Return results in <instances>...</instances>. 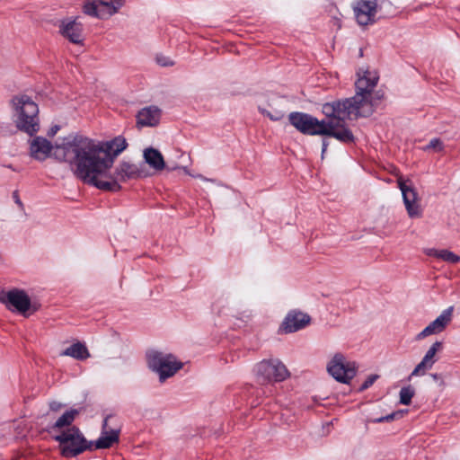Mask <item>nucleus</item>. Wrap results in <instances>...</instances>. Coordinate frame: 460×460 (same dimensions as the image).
I'll use <instances>...</instances> for the list:
<instances>
[{
	"label": "nucleus",
	"instance_id": "obj_8",
	"mask_svg": "<svg viewBox=\"0 0 460 460\" xmlns=\"http://www.w3.org/2000/svg\"><path fill=\"white\" fill-rule=\"evenodd\" d=\"M148 367L159 376L161 382L172 377L182 367V363L169 353L150 350L146 353Z\"/></svg>",
	"mask_w": 460,
	"mask_h": 460
},
{
	"label": "nucleus",
	"instance_id": "obj_15",
	"mask_svg": "<svg viewBox=\"0 0 460 460\" xmlns=\"http://www.w3.org/2000/svg\"><path fill=\"white\" fill-rule=\"evenodd\" d=\"M443 349V342L440 341H434L425 352L421 360L416 365L409 376V379L413 376H422L427 371L430 370L435 363L438 360V354Z\"/></svg>",
	"mask_w": 460,
	"mask_h": 460
},
{
	"label": "nucleus",
	"instance_id": "obj_21",
	"mask_svg": "<svg viewBox=\"0 0 460 460\" xmlns=\"http://www.w3.org/2000/svg\"><path fill=\"white\" fill-rule=\"evenodd\" d=\"M79 414V411L76 409H70L65 411L53 424L51 427L52 434L58 433L66 430L67 428L72 427V423Z\"/></svg>",
	"mask_w": 460,
	"mask_h": 460
},
{
	"label": "nucleus",
	"instance_id": "obj_12",
	"mask_svg": "<svg viewBox=\"0 0 460 460\" xmlns=\"http://www.w3.org/2000/svg\"><path fill=\"white\" fill-rule=\"evenodd\" d=\"M254 371L262 383L281 382L289 376L286 366L277 358L261 360L255 366Z\"/></svg>",
	"mask_w": 460,
	"mask_h": 460
},
{
	"label": "nucleus",
	"instance_id": "obj_25",
	"mask_svg": "<svg viewBox=\"0 0 460 460\" xmlns=\"http://www.w3.org/2000/svg\"><path fill=\"white\" fill-rule=\"evenodd\" d=\"M415 394L414 389L408 385L404 386L400 390V403L403 405H410L411 402V399Z\"/></svg>",
	"mask_w": 460,
	"mask_h": 460
},
{
	"label": "nucleus",
	"instance_id": "obj_16",
	"mask_svg": "<svg viewBox=\"0 0 460 460\" xmlns=\"http://www.w3.org/2000/svg\"><path fill=\"white\" fill-rule=\"evenodd\" d=\"M352 8L357 22L359 25H367L375 22L378 4L376 0H357Z\"/></svg>",
	"mask_w": 460,
	"mask_h": 460
},
{
	"label": "nucleus",
	"instance_id": "obj_18",
	"mask_svg": "<svg viewBox=\"0 0 460 460\" xmlns=\"http://www.w3.org/2000/svg\"><path fill=\"white\" fill-rule=\"evenodd\" d=\"M60 34L74 44L83 42V24L74 18H66L59 23Z\"/></svg>",
	"mask_w": 460,
	"mask_h": 460
},
{
	"label": "nucleus",
	"instance_id": "obj_27",
	"mask_svg": "<svg viewBox=\"0 0 460 460\" xmlns=\"http://www.w3.org/2000/svg\"><path fill=\"white\" fill-rule=\"evenodd\" d=\"M260 111L269 117L273 121L280 120L284 118V113L282 111H276L275 113H270V111H266L265 109H260Z\"/></svg>",
	"mask_w": 460,
	"mask_h": 460
},
{
	"label": "nucleus",
	"instance_id": "obj_3",
	"mask_svg": "<svg viewBox=\"0 0 460 460\" xmlns=\"http://www.w3.org/2000/svg\"><path fill=\"white\" fill-rule=\"evenodd\" d=\"M72 144L79 153L78 173L83 172L84 168L92 170L114 164L116 157L128 146L126 139L121 136L101 141L78 134V137L74 138Z\"/></svg>",
	"mask_w": 460,
	"mask_h": 460
},
{
	"label": "nucleus",
	"instance_id": "obj_14",
	"mask_svg": "<svg viewBox=\"0 0 460 460\" xmlns=\"http://www.w3.org/2000/svg\"><path fill=\"white\" fill-rule=\"evenodd\" d=\"M454 307L449 306L430 322L421 332L415 336V341H420L429 336L440 334L450 324L453 319Z\"/></svg>",
	"mask_w": 460,
	"mask_h": 460
},
{
	"label": "nucleus",
	"instance_id": "obj_29",
	"mask_svg": "<svg viewBox=\"0 0 460 460\" xmlns=\"http://www.w3.org/2000/svg\"><path fill=\"white\" fill-rule=\"evenodd\" d=\"M430 376L440 388H444L447 385L445 378L442 374L433 373L430 375Z\"/></svg>",
	"mask_w": 460,
	"mask_h": 460
},
{
	"label": "nucleus",
	"instance_id": "obj_23",
	"mask_svg": "<svg viewBox=\"0 0 460 460\" xmlns=\"http://www.w3.org/2000/svg\"><path fill=\"white\" fill-rule=\"evenodd\" d=\"M60 356L71 357L77 360H84L90 358V353L84 344L81 342H75L63 350L60 353Z\"/></svg>",
	"mask_w": 460,
	"mask_h": 460
},
{
	"label": "nucleus",
	"instance_id": "obj_1",
	"mask_svg": "<svg viewBox=\"0 0 460 460\" xmlns=\"http://www.w3.org/2000/svg\"><path fill=\"white\" fill-rule=\"evenodd\" d=\"M357 75L355 95L351 98L324 103L323 111L327 115L336 114L338 117L353 119L368 116L373 112L371 94L379 79L377 72L368 67H361Z\"/></svg>",
	"mask_w": 460,
	"mask_h": 460
},
{
	"label": "nucleus",
	"instance_id": "obj_17",
	"mask_svg": "<svg viewBox=\"0 0 460 460\" xmlns=\"http://www.w3.org/2000/svg\"><path fill=\"white\" fill-rule=\"evenodd\" d=\"M311 318L308 314L298 312L291 311L284 318L279 332L281 333L296 332L310 323Z\"/></svg>",
	"mask_w": 460,
	"mask_h": 460
},
{
	"label": "nucleus",
	"instance_id": "obj_13",
	"mask_svg": "<svg viewBox=\"0 0 460 460\" xmlns=\"http://www.w3.org/2000/svg\"><path fill=\"white\" fill-rule=\"evenodd\" d=\"M397 182L398 187L402 191L403 204L409 217H421L423 210L420 205V197L415 188L402 178H399Z\"/></svg>",
	"mask_w": 460,
	"mask_h": 460
},
{
	"label": "nucleus",
	"instance_id": "obj_28",
	"mask_svg": "<svg viewBox=\"0 0 460 460\" xmlns=\"http://www.w3.org/2000/svg\"><path fill=\"white\" fill-rule=\"evenodd\" d=\"M379 377L378 375H370L368 376L366 380L362 383L359 390L364 391L367 388H369Z\"/></svg>",
	"mask_w": 460,
	"mask_h": 460
},
{
	"label": "nucleus",
	"instance_id": "obj_11",
	"mask_svg": "<svg viewBox=\"0 0 460 460\" xmlns=\"http://www.w3.org/2000/svg\"><path fill=\"white\" fill-rule=\"evenodd\" d=\"M127 0H84L83 12L84 14L100 20H108L120 13Z\"/></svg>",
	"mask_w": 460,
	"mask_h": 460
},
{
	"label": "nucleus",
	"instance_id": "obj_33",
	"mask_svg": "<svg viewBox=\"0 0 460 460\" xmlns=\"http://www.w3.org/2000/svg\"><path fill=\"white\" fill-rule=\"evenodd\" d=\"M62 407H63L62 403L58 402H51L49 403V408L53 411H58L62 409Z\"/></svg>",
	"mask_w": 460,
	"mask_h": 460
},
{
	"label": "nucleus",
	"instance_id": "obj_20",
	"mask_svg": "<svg viewBox=\"0 0 460 460\" xmlns=\"http://www.w3.org/2000/svg\"><path fill=\"white\" fill-rule=\"evenodd\" d=\"M137 125L140 127H154L160 119V110L155 106L142 109L137 116Z\"/></svg>",
	"mask_w": 460,
	"mask_h": 460
},
{
	"label": "nucleus",
	"instance_id": "obj_6",
	"mask_svg": "<svg viewBox=\"0 0 460 460\" xmlns=\"http://www.w3.org/2000/svg\"><path fill=\"white\" fill-rule=\"evenodd\" d=\"M12 120L15 128L30 136L40 131V109L31 97L18 94L10 100Z\"/></svg>",
	"mask_w": 460,
	"mask_h": 460
},
{
	"label": "nucleus",
	"instance_id": "obj_19",
	"mask_svg": "<svg viewBox=\"0 0 460 460\" xmlns=\"http://www.w3.org/2000/svg\"><path fill=\"white\" fill-rule=\"evenodd\" d=\"M110 418H105L102 423V429L99 438L93 443L96 449H106L112 447L114 443L119 441L120 429L118 427H111L109 425Z\"/></svg>",
	"mask_w": 460,
	"mask_h": 460
},
{
	"label": "nucleus",
	"instance_id": "obj_7",
	"mask_svg": "<svg viewBox=\"0 0 460 460\" xmlns=\"http://www.w3.org/2000/svg\"><path fill=\"white\" fill-rule=\"evenodd\" d=\"M53 438L58 442L61 455L65 457H73L92 448V442H88L75 426L54 434Z\"/></svg>",
	"mask_w": 460,
	"mask_h": 460
},
{
	"label": "nucleus",
	"instance_id": "obj_10",
	"mask_svg": "<svg viewBox=\"0 0 460 460\" xmlns=\"http://www.w3.org/2000/svg\"><path fill=\"white\" fill-rule=\"evenodd\" d=\"M0 302L11 312L19 313L26 317L37 310L32 305L31 297L23 289L1 290Z\"/></svg>",
	"mask_w": 460,
	"mask_h": 460
},
{
	"label": "nucleus",
	"instance_id": "obj_30",
	"mask_svg": "<svg viewBox=\"0 0 460 460\" xmlns=\"http://www.w3.org/2000/svg\"><path fill=\"white\" fill-rule=\"evenodd\" d=\"M177 168L181 169L185 174H188L190 176H192V177H195V178H199V179H200L202 181H213V180L208 179V178H206V177H204V176H202L200 174H197V175L192 174L190 172V171L187 167H172V168H170L169 170L172 171V170H175Z\"/></svg>",
	"mask_w": 460,
	"mask_h": 460
},
{
	"label": "nucleus",
	"instance_id": "obj_34",
	"mask_svg": "<svg viewBox=\"0 0 460 460\" xmlns=\"http://www.w3.org/2000/svg\"><path fill=\"white\" fill-rule=\"evenodd\" d=\"M13 199H14L15 203L19 206V208L22 210H23L24 209V205H23V203L22 202V200L20 199V198L18 197L17 194L13 195Z\"/></svg>",
	"mask_w": 460,
	"mask_h": 460
},
{
	"label": "nucleus",
	"instance_id": "obj_4",
	"mask_svg": "<svg viewBox=\"0 0 460 460\" xmlns=\"http://www.w3.org/2000/svg\"><path fill=\"white\" fill-rule=\"evenodd\" d=\"M322 112L325 118L321 120L303 112H291L288 119L292 126L305 135L331 137L343 143L354 140V136L346 124V117L327 115L323 111V105Z\"/></svg>",
	"mask_w": 460,
	"mask_h": 460
},
{
	"label": "nucleus",
	"instance_id": "obj_24",
	"mask_svg": "<svg viewBox=\"0 0 460 460\" xmlns=\"http://www.w3.org/2000/svg\"><path fill=\"white\" fill-rule=\"evenodd\" d=\"M428 256L435 257L450 264L460 262V256L447 249H428L426 251Z\"/></svg>",
	"mask_w": 460,
	"mask_h": 460
},
{
	"label": "nucleus",
	"instance_id": "obj_2",
	"mask_svg": "<svg viewBox=\"0 0 460 460\" xmlns=\"http://www.w3.org/2000/svg\"><path fill=\"white\" fill-rule=\"evenodd\" d=\"M113 165H102L92 170L84 168L83 172L78 173V179L102 190L119 191L122 182L149 176L142 164L121 161L116 167Z\"/></svg>",
	"mask_w": 460,
	"mask_h": 460
},
{
	"label": "nucleus",
	"instance_id": "obj_5",
	"mask_svg": "<svg viewBox=\"0 0 460 460\" xmlns=\"http://www.w3.org/2000/svg\"><path fill=\"white\" fill-rule=\"evenodd\" d=\"M75 137H78V134H70L58 139L53 146L47 138L35 137L29 141L30 156L40 162L53 157L59 162L66 163L78 178L79 153L72 144Z\"/></svg>",
	"mask_w": 460,
	"mask_h": 460
},
{
	"label": "nucleus",
	"instance_id": "obj_26",
	"mask_svg": "<svg viewBox=\"0 0 460 460\" xmlns=\"http://www.w3.org/2000/svg\"><path fill=\"white\" fill-rule=\"evenodd\" d=\"M444 149V144L439 138H432L429 143L422 147L423 151L441 152Z\"/></svg>",
	"mask_w": 460,
	"mask_h": 460
},
{
	"label": "nucleus",
	"instance_id": "obj_35",
	"mask_svg": "<svg viewBox=\"0 0 460 460\" xmlns=\"http://www.w3.org/2000/svg\"><path fill=\"white\" fill-rule=\"evenodd\" d=\"M327 147H328V143L325 140H323V148H322V155H323V154L326 152Z\"/></svg>",
	"mask_w": 460,
	"mask_h": 460
},
{
	"label": "nucleus",
	"instance_id": "obj_31",
	"mask_svg": "<svg viewBox=\"0 0 460 460\" xmlns=\"http://www.w3.org/2000/svg\"><path fill=\"white\" fill-rule=\"evenodd\" d=\"M157 63L162 66H172L174 64L172 60L165 57L157 58Z\"/></svg>",
	"mask_w": 460,
	"mask_h": 460
},
{
	"label": "nucleus",
	"instance_id": "obj_32",
	"mask_svg": "<svg viewBox=\"0 0 460 460\" xmlns=\"http://www.w3.org/2000/svg\"><path fill=\"white\" fill-rule=\"evenodd\" d=\"M400 414V412H396V413H392V414H388L386 416H384V417H380L376 420H375L374 421L375 422H377V423H380V422H385V421H391L393 420L396 415Z\"/></svg>",
	"mask_w": 460,
	"mask_h": 460
},
{
	"label": "nucleus",
	"instance_id": "obj_22",
	"mask_svg": "<svg viewBox=\"0 0 460 460\" xmlns=\"http://www.w3.org/2000/svg\"><path fill=\"white\" fill-rule=\"evenodd\" d=\"M145 162L155 172H161L165 168V163L162 154L153 147L146 148L144 150Z\"/></svg>",
	"mask_w": 460,
	"mask_h": 460
},
{
	"label": "nucleus",
	"instance_id": "obj_36",
	"mask_svg": "<svg viewBox=\"0 0 460 460\" xmlns=\"http://www.w3.org/2000/svg\"><path fill=\"white\" fill-rule=\"evenodd\" d=\"M335 24H337V26L340 28L341 27V24H340V21L339 20H335Z\"/></svg>",
	"mask_w": 460,
	"mask_h": 460
},
{
	"label": "nucleus",
	"instance_id": "obj_9",
	"mask_svg": "<svg viewBox=\"0 0 460 460\" xmlns=\"http://www.w3.org/2000/svg\"><path fill=\"white\" fill-rule=\"evenodd\" d=\"M326 370L337 382L348 385L357 376L358 365L343 353L336 352L327 362Z\"/></svg>",
	"mask_w": 460,
	"mask_h": 460
}]
</instances>
